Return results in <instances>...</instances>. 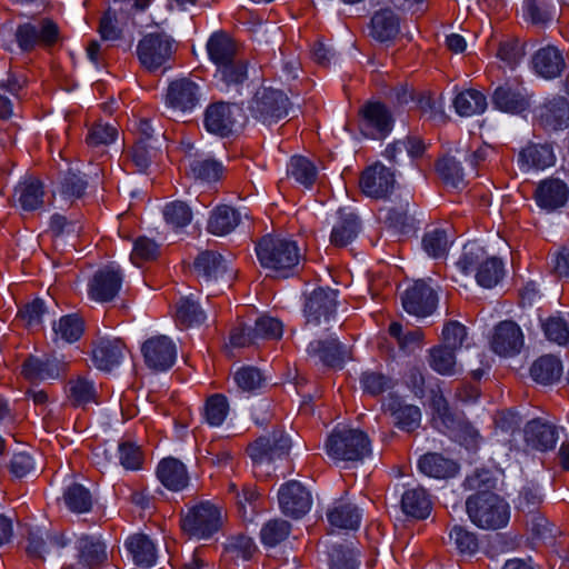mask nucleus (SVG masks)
Returning <instances> with one entry per match:
<instances>
[{
  "mask_svg": "<svg viewBox=\"0 0 569 569\" xmlns=\"http://www.w3.org/2000/svg\"><path fill=\"white\" fill-rule=\"evenodd\" d=\"M327 455L336 462H357L370 455V440L359 429H336L325 445Z\"/></svg>",
  "mask_w": 569,
  "mask_h": 569,
  "instance_id": "nucleus-1",
  "label": "nucleus"
},
{
  "mask_svg": "<svg viewBox=\"0 0 569 569\" xmlns=\"http://www.w3.org/2000/svg\"><path fill=\"white\" fill-rule=\"evenodd\" d=\"M261 266L276 272H284L299 262V249L295 241L272 234L263 236L256 247Z\"/></svg>",
  "mask_w": 569,
  "mask_h": 569,
  "instance_id": "nucleus-2",
  "label": "nucleus"
},
{
  "mask_svg": "<svg viewBox=\"0 0 569 569\" xmlns=\"http://www.w3.org/2000/svg\"><path fill=\"white\" fill-rule=\"evenodd\" d=\"M466 510L470 520L486 530L502 528L509 520L508 505L495 493L470 496L466 501Z\"/></svg>",
  "mask_w": 569,
  "mask_h": 569,
  "instance_id": "nucleus-3",
  "label": "nucleus"
},
{
  "mask_svg": "<svg viewBox=\"0 0 569 569\" xmlns=\"http://www.w3.org/2000/svg\"><path fill=\"white\" fill-rule=\"evenodd\" d=\"M435 423L445 432L469 450L478 447L479 432L465 419L461 413L451 411L446 399L441 396L433 399Z\"/></svg>",
  "mask_w": 569,
  "mask_h": 569,
  "instance_id": "nucleus-4",
  "label": "nucleus"
},
{
  "mask_svg": "<svg viewBox=\"0 0 569 569\" xmlns=\"http://www.w3.org/2000/svg\"><path fill=\"white\" fill-rule=\"evenodd\" d=\"M337 291L329 288H318L307 298L305 303V317L307 326L322 327L330 330L331 323L337 320Z\"/></svg>",
  "mask_w": 569,
  "mask_h": 569,
  "instance_id": "nucleus-5",
  "label": "nucleus"
},
{
  "mask_svg": "<svg viewBox=\"0 0 569 569\" xmlns=\"http://www.w3.org/2000/svg\"><path fill=\"white\" fill-rule=\"evenodd\" d=\"M182 529L199 539L209 538L221 526L220 510L209 501H202L188 509L181 519Z\"/></svg>",
  "mask_w": 569,
  "mask_h": 569,
  "instance_id": "nucleus-6",
  "label": "nucleus"
},
{
  "mask_svg": "<svg viewBox=\"0 0 569 569\" xmlns=\"http://www.w3.org/2000/svg\"><path fill=\"white\" fill-rule=\"evenodd\" d=\"M244 121L242 109L234 103L216 102L209 106L204 113L206 129L220 137L239 131Z\"/></svg>",
  "mask_w": 569,
  "mask_h": 569,
  "instance_id": "nucleus-7",
  "label": "nucleus"
},
{
  "mask_svg": "<svg viewBox=\"0 0 569 569\" xmlns=\"http://www.w3.org/2000/svg\"><path fill=\"white\" fill-rule=\"evenodd\" d=\"M288 98L277 89L261 88L249 102L251 117L264 124H271L287 114Z\"/></svg>",
  "mask_w": 569,
  "mask_h": 569,
  "instance_id": "nucleus-8",
  "label": "nucleus"
},
{
  "mask_svg": "<svg viewBox=\"0 0 569 569\" xmlns=\"http://www.w3.org/2000/svg\"><path fill=\"white\" fill-rule=\"evenodd\" d=\"M173 51V39L162 32L146 34L137 46L138 59L148 71L166 66Z\"/></svg>",
  "mask_w": 569,
  "mask_h": 569,
  "instance_id": "nucleus-9",
  "label": "nucleus"
},
{
  "mask_svg": "<svg viewBox=\"0 0 569 569\" xmlns=\"http://www.w3.org/2000/svg\"><path fill=\"white\" fill-rule=\"evenodd\" d=\"M200 97V88L194 81L189 78L177 79L167 90V110L171 117L183 118L199 104Z\"/></svg>",
  "mask_w": 569,
  "mask_h": 569,
  "instance_id": "nucleus-10",
  "label": "nucleus"
},
{
  "mask_svg": "<svg viewBox=\"0 0 569 569\" xmlns=\"http://www.w3.org/2000/svg\"><path fill=\"white\" fill-rule=\"evenodd\" d=\"M26 551L33 559L54 560L62 557V550L69 540L61 532H49L40 528H32L28 532Z\"/></svg>",
  "mask_w": 569,
  "mask_h": 569,
  "instance_id": "nucleus-11",
  "label": "nucleus"
},
{
  "mask_svg": "<svg viewBox=\"0 0 569 569\" xmlns=\"http://www.w3.org/2000/svg\"><path fill=\"white\" fill-rule=\"evenodd\" d=\"M291 446V439L283 430H273L251 443L248 453L256 465L271 463L288 456Z\"/></svg>",
  "mask_w": 569,
  "mask_h": 569,
  "instance_id": "nucleus-12",
  "label": "nucleus"
},
{
  "mask_svg": "<svg viewBox=\"0 0 569 569\" xmlns=\"http://www.w3.org/2000/svg\"><path fill=\"white\" fill-rule=\"evenodd\" d=\"M58 26L50 19L26 22L17 27L14 37L22 51H30L39 43L51 46L58 39Z\"/></svg>",
  "mask_w": 569,
  "mask_h": 569,
  "instance_id": "nucleus-13",
  "label": "nucleus"
},
{
  "mask_svg": "<svg viewBox=\"0 0 569 569\" xmlns=\"http://www.w3.org/2000/svg\"><path fill=\"white\" fill-rule=\"evenodd\" d=\"M401 303L409 315L426 318L435 312L438 296L423 280H417L402 293Z\"/></svg>",
  "mask_w": 569,
  "mask_h": 569,
  "instance_id": "nucleus-14",
  "label": "nucleus"
},
{
  "mask_svg": "<svg viewBox=\"0 0 569 569\" xmlns=\"http://www.w3.org/2000/svg\"><path fill=\"white\" fill-rule=\"evenodd\" d=\"M278 501L281 511L295 519L303 517L312 505L310 491L296 480L288 481L280 487Z\"/></svg>",
  "mask_w": 569,
  "mask_h": 569,
  "instance_id": "nucleus-15",
  "label": "nucleus"
},
{
  "mask_svg": "<svg viewBox=\"0 0 569 569\" xmlns=\"http://www.w3.org/2000/svg\"><path fill=\"white\" fill-rule=\"evenodd\" d=\"M144 362L153 371L170 369L177 358L176 345L167 336H157L148 339L141 348Z\"/></svg>",
  "mask_w": 569,
  "mask_h": 569,
  "instance_id": "nucleus-16",
  "label": "nucleus"
},
{
  "mask_svg": "<svg viewBox=\"0 0 569 569\" xmlns=\"http://www.w3.org/2000/svg\"><path fill=\"white\" fill-rule=\"evenodd\" d=\"M194 272L201 282L224 281L233 279L234 272L229 269L227 260L218 252L201 251L193 262Z\"/></svg>",
  "mask_w": 569,
  "mask_h": 569,
  "instance_id": "nucleus-17",
  "label": "nucleus"
},
{
  "mask_svg": "<svg viewBox=\"0 0 569 569\" xmlns=\"http://www.w3.org/2000/svg\"><path fill=\"white\" fill-rule=\"evenodd\" d=\"M539 124L547 131H559L569 127V102L562 96L546 99L537 109Z\"/></svg>",
  "mask_w": 569,
  "mask_h": 569,
  "instance_id": "nucleus-18",
  "label": "nucleus"
},
{
  "mask_svg": "<svg viewBox=\"0 0 569 569\" xmlns=\"http://www.w3.org/2000/svg\"><path fill=\"white\" fill-rule=\"evenodd\" d=\"M121 284V271L108 266L94 272L88 284V295L98 302H109L116 298Z\"/></svg>",
  "mask_w": 569,
  "mask_h": 569,
  "instance_id": "nucleus-19",
  "label": "nucleus"
},
{
  "mask_svg": "<svg viewBox=\"0 0 569 569\" xmlns=\"http://www.w3.org/2000/svg\"><path fill=\"white\" fill-rule=\"evenodd\" d=\"M361 132L373 139L386 137L392 129L393 119L388 108L380 102H368L361 109Z\"/></svg>",
  "mask_w": 569,
  "mask_h": 569,
  "instance_id": "nucleus-20",
  "label": "nucleus"
},
{
  "mask_svg": "<svg viewBox=\"0 0 569 569\" xmlns=\"http://www.w3.org/2000/svg\"><path fill=\"white\" fill-rule=\"evenodd\" d=\"M395 183V173L380 162L369 167L360 179L362 192L377 199L389 194L393 190Z\"/></svg>",
  "mask_w": 569,
  "mask_h": 569,
  "instance_id": "nucleus-21",
  "label": "nucleus"
},
{
  "mask_svg": "<svg viewBox=\"0 0 569 569\" xmlns=\"http://www.w3.org/2000/svg\"><path fill=\"white\" fill-rule=\"evenodd\" d=\"M491 101L500 111L520 113L530 107V94L523 87L506 82L495 89Z\"/></svg>",
  "mask_w": 569,
  "mask_h": 569,
  "instance_id": "nucleus-22",
  "label": "nucleus"
},
{
  "mask_svg": "<svg viewBox=\"0 0 569 569\" xmlns=\"http://www.w3.org/2000/svg\"><path fill=\"white\" fill-rule=\"evenodd\" d=\"M523 346V335L513 321H502L496 326L491 339L492 350L500 356H515Z\"/></svg>",
  "mask_w": 569,
  "mask_h": 569,
  "instance_id": "nucleus-23",
  "label": "nucleus"
},
{
  "mask_svg": "<svg viewBox=\"0 0 569 569\" xmlns=\"http://www.w3.org/2000/svg\"><path fill=\"white\" fill-rule=\"evenodd\" d=\"M568 197V186L558 178L542 180L535 191V199L538 207L548 212L563 207Z\"/></svg>",
  "mask_w": 569,
  "mask_h": 569,
  "instance_id": "nucleus-24",
  "label": "nucleus"
},
{
  "mask_svg": "<svg viewBox=\"0 0 569 569\" xmlns=\"http://www.w3.org/2000/svg\"><path fill=\"white\" fill-rule=\"evenodd\" d=\"M557 441V427L542 419H532L525 427V442L528 448L545 452L552 450Z\"/></svg>",
  "mask_w": 569,
  "mask_h": 569,
  "instance_id": "nucleus-25",
  "label": "nucleus"
},
{
  "mask_svg": "<svg viewBox=\"0 0 569 569\" xmlns=\"http://www.w3.org/2000/svg\"><path fill=\"white\" fill-rule=\"evenodd\" d=\"M383 410L391 416L395 426L401 430L412 432L420 426V409L403 402L398 397L390 396L383 403Z\"/></svg>",
  "mask_w": 569,
  "mask_h": 569,
  "instance_id": "nucleus-26",
  "label": "nucleus"
},
{
  "mask_svg": "<svg viewBox=\"0 0 569 569\" xmlns=\"http://www.w3.org/2000/svg\"><path fill=\"white\" fill-rule=\"evenodd\" d=\"M310 357H317L327 367L341 368L347 357V349L337 338L317 339L307 347Z\"/></svg>",
  "mask_w": 569,
  "mask_h": 569,
  "instance_id": "nucleus-27",
  "label": "nucleus"
},
{
  "mask_svg": "<svg viewBox=\"0 0 569 569\" xmlns=\"http://www.w3.org/2000/svg\"><path fill=\"white\" fill-rule=\"evenodd\" d=\"M337 216V221L331 230L330 242L336 247H346L358 237L361 223L356 213L345 208L338 209Z\"/></svg>",
  "mask_w": 569,
  "mask_h": 569,
  "instance_id": "nucleus-28",
  "label": "nucleus"
},
{
  "mask_svg": "<svg viewBox=\"0 0 569 569\" xmlns=\"http://www.w3.org/2000/svg\"><path fill=\"white\" fill-rule=\"evenodd\" d=\"M248 78V62L240 56L232 61L217 66L214 79L221 90L230 91L242 84Z\"/></svg>",
  "mask_w": 569,
  "mask_h": 569,
  "instance_id": "nucleus-29",
  "label": "nucleus"
},
{
  "mask_svg": "<svg viewBox=\"0 0 569 569\" xmlns=\"http://www.w3.org/2000/svg\"><path fill=\"white\" fill-rule=\"evenodd\" d=\"M537 74L545 79H555L563 71L566 63L561 52L552 46L539 49L532 57Z\"/></svg>",
  "mask_w": 569,
  "mask_h": 569,
  "instance_id": "nucleus-30",
  "label": "nucleus"
},
{
  "mask_svg": "<svg viewBox=\"0 0 569 569\" xmlns=\"http://www.w3.org/2000/svg\"><path fill=\"white\" fill-rule=\"evenodd\" d=\"M123 350L124 347L120 339L102 338L92 351V361L99 370L110 371L120 365Z\"/></svg>",
  "mask_w": 569,
  "mask_h": 569,
  "instance_id": "nucleus-31",
  "label": "nucleus"
},
{
  "mask_svg": "<svg viewBox=\"0 0 569 569\" xmlns=\"http://www.w3.org/2000/svg\"><path fill=\"white\" fill-rule=\"evenodd\" d=\"M161 483L169 490L179 491L189 483V476L186 466L174 458L163 459L157 470Z\"/></svg>",
  "mask_w": 569,
  "mask_h": 569,
  "instance_id": "nucleus-32",
  "label": "nucleus"
},
{
  "mask_svg": "<svg viewBox=\"0 0 569 569\" xmlns=\"http://www.w3.org/2000/svg\"><path fill=\"white\" fill-rule=\"evenodd\" d=\"M61 371V363L54 357L43 359L30 356L23 363L22 373L29 380L56 379Z\"/></svg>",
  "mask_w": 569,
  "mask_h": 569,
  "instance_id": "nucleus-33",
  "label": "nucleus"
},
{
  "mask_svg": "<svg viewBox=\"0 0 569 569\" xmlns=\"http://www.w3.org/2000/svg\"><path fill=\"white\" fill-rule=\"evenodd\" d=\"M207 52L209 59L216 67L239 57L234 41L229 34L222 31L214 32L210 36L207 42Z\"/></svg>",
  "mask_w": 569,
  "mask_h": 569,
  "instance_id": "nucleus-34",
  "label": "nucleus"
},
{
  "mask_svg": "<svg viewBox=\"0 0 569 569\" xmlns=\"http://www.w3.org/2000/svg\"><path fill=\"white\" fill-rule=\"evenodd\" d=\"M327 518L333 527L356 530L360 525L361 515L357 506L340 499L329 508Z\"/></svg>",
  "mask_w": 569,
  "mask_h": 569,
  "instance_id": "nucleus-35",
  "label": "nucleus"
},
{
  "mask_svg": "<svg viewBox=\"0 0 569 569\" xmlns=\"http://www.w3.org/2000/svg\"><path fill=\"white\" fill-rule=\"evenodd\" d=\"M399 19L388 8L377 11L371 18L370 34L380 42L392 40L399 33Z\"/></svg>",
  "mask_w": 569,
  "mask_h": 569,
  "instance_id": "nucleus-36",
  "label": "nucleus"
},
{
  "mask_svg": "<svg viewBox=\"0 0 569 569\" xmlns=\"http://www.w3.org/2000/svg\"><path fill=\"white\" fill-rule=\"evenodd\" d=\"M77 549L79 561L88 568H94L107 560V547L96 537H80L77 542Z\"/></svg>",
  "mask_w": 569,
  "mask_h": 569,
  "instance_id": "nucleus-37",
  "label": "nucleus"
},
{
  "mask_svg": "<svg viewBox=\"0 0 569 569\" xmlns=\"http://www.w3.org/2000/svg\"><path fill=\"white\" fill-rule=\"evenodd\" d=\"M126 545L137 566L151 568L156 563V547L148 536L134 535L127 540Z\"/></svg>",
  "mask_w": 569,
  "mask_h": 569,
  "instance_id": "nucleus-38",
  "label": "nucleus"
},
{
  "mask_svg": "<svg viewBox=\"0 0 569 569\" xmlns=\"http://www.w3.org/2000/svg\"><path fill=\"white\" fill-rule=\"evenodd\" d=\"M428 363L431 369L442 376H453L460 372L456 350L443 345L436 346L429 350Z\"/></svg>",
  "mask_w": 569,
  "mask_h": 569,
  "instance_id": "nucleus-39",
  "label": "nucleus"
},
{
  "mask_svg": "<svg viewBox=\"0 0 569 569\" xmlns=\"http://www.w3.org/2000/svg\"><path fill=\"white\" fill-rule=\"evenodd\" d=\"M401 509L403 513L416 519H425L431 510L430 500L422 488L408 489L401 497Z\"/></svg>",
  "mask_w": 569,
  "mask_h": 569,
  "instance_id": "nucleus-40",
  "label": "nucleus"
},
{
  "mask_svg": "<svg viewBox=\"0 0 569 569\" xmlns=\"http://www.w3.org/2000/svg\"><path fill=\"white\" fill-rule=\"evenodd\" d=\"M419 469L429 477L443 479L453 477L458 471V465L439 453H427L420 458Z\"/></svg>",
  "mask_w": 569,
  "mask_h": 569,
  "instance_id": "nucleus-41",
  "label": "nucleus"
},
{
  "mask_svg": "<svg viewBox=\"0 0 569 569\" xmlns=\"http://www.w3.org/2000/svg\"><path fill=\"white\" fill-rule=\"evenodd\" d=\"M530 375L535 381L541 385H551L560 379L562 363L551 355L542 356L532 363Z\"/></svg>",
  "mask_w": 569,
  "mask_h": 569,
  "instance_id": "nucleus-42",
  "label": "nucleus"
},
{
  "mask_svg": "<svg viewBox=\"0 0 569 569\" xmlns=\"http://www.w3.org/2000/svg\"><path fill=\"white\" fill-rule=\"evenodd\" d=\"M519 162L526 169H545L555 163V154L548 144H529L520 151Z\"/></svg>",
  "mask_w": 569,
  "mask_h": 569,
  "instance_id": "nucleus-43",
  "label": "nucleus"
},
{
  "mask_svg": "<svg viewBox=\"0 0 569 569\" xmlns=\"http://www.w3.org/2000/svg\"><path fill=\"white\" fill-rule=\"evenodd\" d=\"M240 222V214L229 206H219L210 216L208 230L216 236L230 233Z\"/></svg>",
  "mask_w": 569,
  "mask_h": 569,
  "instance_id": "nucleus-44",
  "label": "nucleus"
},
{
  "mask_svg": "<svg viewBox=\"0 0 569 569\" xmlns=\"http://www.w3.org/2000/svg\"><path fill=\"white\" fill-rule=\"evenodd\" d=\"M457 113L461 117H470L482 113L487 109V98L480 91L469 89L460 92L453 100Z\"/></svg>",
  "mask_w": 569,
  "mask_h": 569,
  "instance_id": "nucleus-45",
  "label": "nucleus"
},
{
  "mask_svg": "<svg viewBox=\"0 0 569 569\" xmlns=\"http://www.w3.org/2000/svg\"><path fill=\"white\" fill-rule=\"evenodd\" d=\"M207 316L200 305L190 297H181L176 307V320L179 325L190 328L200 326Z\"/></svg>",
  "mask_w": 569,
  "mask_h": 569,
  "instance_id": "nucleus-46",
  "label": "nucleus"
},
{
  "mask_svg": "<svg viewBox=\"0 0 569 569\" xmlns=\"http://www.w3.org/2000/svg\"><path fill=\"white\" fill-rule=\"evenodd\" d=\"M499 482V476L488 469L475 470L468 476L463 482V486L468 490H475V496H485L486 493H493L492 490L497 488Z\"/></svg>",
  "mask_w": 569,
  "mask_h": 569,
  "instance_id": "nucleus-47",
  "label": "nucleus"
},
{
  "mask_svg": "<svg viewBox=\"0 0 569 569\" xmlns=\"http://www.w3.org/2000/svg\"><path fill=\"white\" fill-rule=\"evenodd\" d=\"M409 201L386 208L385 223L397 233H407L412 229V218L409 214Z\"/></svg>",
  "mask_w": 569,
  "mask_h": 569,
  "instance_id": "nucleus-48",
  "label": "nucleus"
},
{
  "mask_svg": "<svg viewBox=\"0 0 569 569\" xmlns=\"http://www.w3.org/2000/svg\"><path fill=\"white\" fill-rule=\"evenodd\" d=\"M189 170L196 180L203 182H213L220 179L222 174V164L210 158H196L190 160Z\"/></svg>",
  "mask_w": 569,
  "mask_h": 569,
  "instance_id": "nucleus-49",
  "label": "nucleus"
},
{
  "mask_svg": "<svg viewBox=\"0 0 569 569\" xmlns=\"http://www.w3.org/2000/svg\"><path fill=\"white\" fill-rule=\"evenodd\" d=\"M19 203L24 211H33L43 203L42 183L39 180L30 179L18 188Z\"/></svg>",
  "mask_w": 569,
  "mask_h": 569,
  "instance_id": "nucleus-50",
  "label": "nucleus"
},
{
  "mask_svg": "<svg viewBox=\"0 0 569 569\" xmlns=\"http://www.w3.org/2000/svg\"><path fill=\"white\" fill-rule=\"evenodd\" d=\"M329 569H358L359 561L353 549L343 543H335L328 552Z\"/></svg>",
  "mask_w": 569,
  "mask_h": 569,
  "instance_id": "nucleus-51",
  "label": "nucleus"
},
{
  "mask_svg": "<svg viewBox=\"0 0 569 569\" xmlns=\"http://www.w3.org/2000/svg\"><path fill=\"white\" fill-rule=\"evenodd\" d=\"M389 333L397 340L399 348L407 353H411L422 346L423 333L420 329L405 331L401 323L392 322Z\"/></svg>",
  "mask_w": 569,
  "mask_h": 569,
  "instance_id": "nucleus-52",
  "label": "nucleus"
},
{
  "mask_svg": "<svg viewBox=\"0 0 569 569\" xmlns=\"http://www.w3.org/2000/svg\"><path fill=\"white\" fill-rule=\"evenodd\" d=\"M291 531V525L283 519H272L266 522L260 530V538L264 546L276 547L286 540Z\"/></svg>",
  "mask_w": 569,
  "mask_h": 569,
  "instance_id": "nucleus-53",
  "label": "nucleus"
},
{
  "mask_svg": "<svg viewBox=\"0 0 569 569\" xmlns=\"http://www.w3.org/2000/svg\"><path fill=\"white\" fill-rule=\"evenodd\" d=\"M56 339L71 343L77 341L83 332V322L77 315H68L60 318L53 325Z\"/></svg>",
  "mask_w": 569,
  "mask_h": 569,
  "instance_id": "nucleus-54",
  "label": "nucleus"
},
{
  "mask_svg": "<svg viewBox=\"0 0 569 569\" xmlns=\"http://www.w3.org/2000/svg\"><path fill=\"white\" fill-rule=\"evenodd\" d=\"M422 247L427 254L435 259L445 257L450 247L446 230L435 228L427 231L422 238Z\"/></svg>",
  "mask_w": 569,
  "mask_h": 569,
  "instance_id": "nucleus-55",
  "label": "nucleus"
},
{
  "mask_svg": "<svg viewBox=\"0 0 569 569\" xmlns=\"http://www.w3.org/2000/svg\"><path fill=\"white\" fill-rule=\"evenodd\" d=\"M64 502L67 507L77 513L88 512L92 507V497L90 491L82 485L73 483L66 490Z\"/></svg>",
  "mask_w": 569,
  "mask_h": 569,
  "instance_id": "nucleus-56",
  "label": "nucleus"
},
{
  "mask_svg": "<svg viewBox=\"0 0 569 569\" xmlns=\"http://www.w3.org/2000/svg\"><path fill=\"white\" fill-rule=\"evenodd\" d=\"M252 329L257 345H259L262 340L281 338L283 325L278 318L263 315L256 319Z\"/></svg>",
  "mask_w": 569,
  "mask_h": 569,
  "instance_id": "nucleus-57",
  "label": "nucleus"
},
{
  "mask_svg": "<svg viewBox=\"0 0 569 569\" xmlns=\"http://www.w3.org/2000/svg\"><path fill=\"white\" fill-rule=\"evenodd\" d=\"M362 390L371 396H378L395 387V380L379 371H365L360 377Z\"/></svg>",
  "mask_w": 569,
  "mask_h": 569,
  "instance_id": "nucleus-58",
  "label": "nucleus"
},
{
  "mask_svg": "<svg viewBox=\"0 0 569 569\" xmlns=\"http://www.w3.org/2000/svg\"><path fill=\"white\" fill-rule=\"evenodd\" d=\"M288 172L299 183L307 188L311 187L317 178V169L315 164L302 156H296L291 158Z\"/></svg>",
  "mask_w": 569,
  "mask_h": 569,
  "instance_id": "nucleus-59",
  "label": "nucleus"
},
{
  "mask_svg": "<svg viewBox=\"0 0 569 569\" xmlns=\"http://www.w3.org/2000/svg\"><path fill=\"white\" fill-rule=\"evenodd\" d=\"M502 274V262L497 258H488L478 268L476 279L481 287L492 288L500 281Z\"/></svg>",
  "mask_w": 569,
  "mask_h": 569,
  "instance_id": "nucleus-60",
  "label": "nucleus"
},
{
  "mask_svg": "<svg viewBox=\"0 0 569 569\" xmlns=\"http://www.w3.org/2000/svg\"><path fill=\"white\" fill-rule=\"evenodd\" d=\"M439 176L446 186L460 188L463 184V170L453 157H445L437 163Z\"/></svg>",
  "mask_w": 569,
  "mask_h": 569,
  "instance_id": "nucleus-61",
  "label": "nucleus"
},
{
  "mask_svg": "<svg viewBox=\"0 0 569 569\" xmlns=\"http://www.w3.org/2000/svg\"><path fill=\"white\" fill-rule=\"evenodd\" d=\"M523 17L536 26H546L552 19L547 0H525Z\"/></svg>",
  "mask_w": 569,
  "mask_h": 569,
  "instance_id": "nucleus-62",
  "label": "nucleus"
},
{
  "mask_svg": "<svg viewBox=\"0 0 569 569\" xmlns=\"http://www.w3.org/2000/svg\"><path fill=\"white\" fill-rule=\"evenodd\" d=\"M88 187V182L80 171L69 169L60 182L61 194L66 198H81Z\"/></svg>",
  "mask_w": 569,
  "mask_h": 569,
  "instance_id": "nucleus-63",
  "label": "nucleus"
},
{
  "mask_svg": "<svg viewBox=\"0 0 569 569\" xmlns=\"http://www.w3.org/2000/svg\"><path fill=\"white\" fill-rule=\"evenodd\" d=\"M229 405L223 395L217 393L211 396L206 403L204 413L206 420L210 426H220L228 413Z\"/></svg>",
  "mask_w": 569,
  "mask_h": 569,
  "instance_id": "nucleus-64",
  "label": "nucleus"
}]
</instances>
